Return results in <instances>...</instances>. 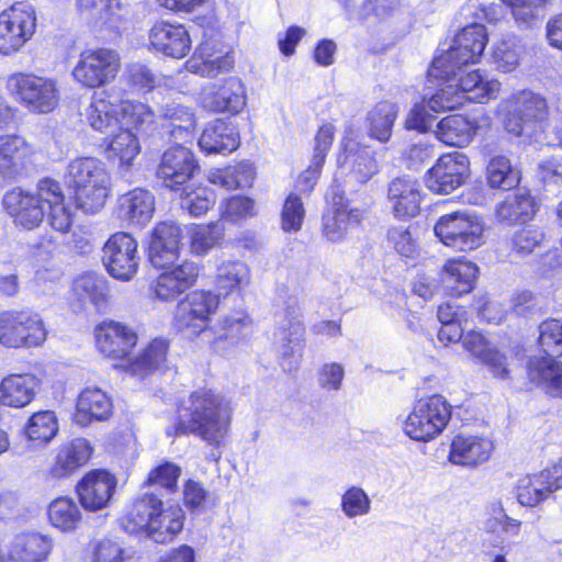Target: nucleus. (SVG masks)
<instances>
[{
  "label": "nucleus",
  "mask_w": 562,
  "mask_h": 562,
  "mask_svg": "<svg viewBox=\"0 0 562 562\" xmlns=\"http://www.w3.org/2000/svg\"><path fill=\"white\" fill-rule=\"evenodd\" d=\"M93 452V447L86 438H74L58 446L49 474L54 479L72 475L86 465Z\"/></svg>",
  "instance_id": "31"
},
{
  "label": "nucleus",
  "mask_w": 562,
  "mask_h": 562,
  "mask_svg": "<svg viewBox=\"0 0 562 562\" xmlns=\"http://www.w3.org/2000/svg\"><path fill=\"white\" fill-rule=\"evenodd\" d=\"M65 180L72 192L77 209L95 214L111 194V175L97 157H77L69 161Z\"/></svg>",
  "instance_id": "6"
},
{
  "label": "nucleus",
  "mask_w": 562,
  "mask_h": 562,
  "mask_svg": "<svg viewBox=\"0 0 562 562\" xmlns=\"http://www.w3.org/2000/svg\"><path fill=\"white\" fill-rule=\"evenodd\" d=\"M2 205L15 226L32 231L47 216L57 232L67 233L72 224V213L58 181L45 178L34 189L12 188L2 198Z\"/></svg>",
  "instance_id": "2"
},
{
  "label": "nucleus",
  "mask_w": 562,
  "mask_h": 562,
  "mask_svg": "<svg viewBox=\"0 0 562 562\" xmlns=\"http://www.w3.org/2000/svg\"><path fill=\"white\" fill-rule=\"evenodd\" d=\"M168 349L169 344L166 339L156 338L137 357L128 360L124 368L133 375L144 376L166 362Z\"/></svg>",
  "instance_id": "44"
},
{
  "label": "nucleus",
  "mask_w": 562,
  "mask_h": 562,
  "mask_svg": "<svg viewBox=\"0 0 562 562\" xmlns=\"http://www.w3.org/2000/svg\"><path fill=\"white\" fill-rule=\"evenodd\" d=\"M239 144L237 127L222 119L210 122L199 138V146L206 154L232 153Z\"/></svg>",
  "instance_id": "37"
},
{
  "label": "nucleus",
  "mask_w": 562,
  "mask_h": 562,
  "mask_svg": "<svg viewBox=\"0 0 562 562\" xmlns=\"http://www.w3.org/2000/svg\"><path fill=\"white\" fill-rule=\"evenodd\" d=\"M229 400L210 387H199L183 398L176 422L166 427L167 436L194 435L211 446L218 447L232 423Z\"/></svg>",
  "instance_id": "4"
},
{
  "label": "nucleus",
  "mask_w": 562,
  "mask_h": 562,
  "mask_svg": "<svg viewBox=\"0 0 562 562\" xmlns=\"http://www.w3.org/2000/svg\"><path fill=\"white\" fill-rule=\"evenodd\" d=\"M86 119L94 131L113 133L117 124L146 130L155 122V114L142 102L124 100L116 104L111 100L110 91L102 90L93 93Z\"/></svg>",
  "instance_id": "7"
},
{
  "label": "nucleus",
  "mask_w": 562,
  "mask_h": 562,
  "mask_svg": "<svg viewBox=\"0 0 562 562\" xmlns=\"http://www.w3.org/2000/svg\"><path fill=\"white\" fill-rule=\"evenodd\" d=\"M342 151L337 157L335 181L346 183H367L379 172V164L374 151L366 145L345 137L341 143Z\"/></svg>",
  "instance_id": "17"
},
{
  "label": "nucleus",
  "mask_w": 562,
  "mask_h": 562,
  "mask_svg": "<svg viewBox=\"0 0 562 562\" xmlns=\"http://www.w3.org/2000/svg\"><path fill=\"white\" fill-rule=\"evenodd\" d=\"M190 250L196 256H204L218 246L224 238V228L217 223L192 225L189 232Z\"/></svg>",
  "instance_id": "50"
},
{
  "label": "nucleus",
  "mask_w": 562,
  "mask_h": 562,
  "mask_svg": "<svg viewBox=\"0 0 562 562\" xmlns=\"http://www.w3.org/2000/svg\"><path fill=\"white\" fill-rule=\"evenodd\" d=\"M49 522L63 532H69L77 529L81 521V510L74 498L60 496L52 501L48 505Z\"/></svg>",
  "instance_id": "49"
},
{
  "label": "nucleus",
  "mask_w": 562,
  "mask_h": 562,
  "mask_svg": "<svg viewBox=\"0 0 562 562\" xmlns=\"http://www.w3.org/2000/svg\"><path fill=\"white\" fill-rule=\"evenodd\" d=\"M123 525L127 532H146L155 542L166 543L183 529L184 513L179 505L164 507L157 496L144 493L125 515Z\"/></svg>",
  "instance_id": "5"
},
{
  "label": "nucleus",
  "mask_w": 562,
  "mask_h": 562,
  "mask_svg": "<svg viewBox=\"0 0 562 562\" xmlns=\"http://www.w3.org/2000/svg\"><path fill=\"white\" fill-rule=\"evenodd\" d=\"M538 211L536 199L528 190L518 189L496 205L495 216L506 225L530 221Z\"/></svg>",
  "instance_id": "39"
},
{
  "label": "nucleus",
  "mask_w": 562,
  "mask_h": 562,
  "mask_svg": "<svg viewBox=\"0 0 562 562\" xmlns=\"http://www.w3.org/2000/svg\"><path fill=\"white\" fill-rule=\"evenodd\" d=\"M199 169L193 153L181 144L166 149L157 169L158 178L171 190H180Z\"/></svg>",
  "instance_id": "25"
},
{
  "label": "nucleus",
  "mask_w": 562,
  "mask_h": 562,
  "mask_svg": "<svg viewBox=\"0 0 562 562\" xmlns=\"http://www.w3.org/2000/svg\"><path fill=\"white\" fill-rule=\"evenodd\" d=\"M47 329L42 317L31 311H3L0 313V344L7 348L42 346Z\"/></svg>",
  "instance_id": "14"
},
{
  "label": "nucleus",
  "mask_w": 562,
  "mask_h": 562,
  "mask_svg": "<svg viewBox=\"0 0 562 562\" xmlns=\"http://www.w3.org/2000/svg\"><path fill=\"white\" fill-rule=\"evenodd\" d=\"M140 262L136 239L123 232L111 235L102 248V263L114 279L127 282L137 274Z\"/></svg>",
  "instance_id": "16"
},
{
  "label": "nucleus",
  "mask_w": 562,
  "mask_h": 562,
  "mask_svg": "<svg viewBox=\"0 0 562 562\" xmlns=\"http://www.w3.org/2000/svg\"><path fill=\"white\" fill-rule=\"evenodd\" d=\"M398 114V108L391 101L378 102L366 117L368 135L381 143L390 140L392 128Z\"/></svg>",
  "instance_id": "43"
},
{
  "label": "nucleus",
  "mask_w": 562,
  "mask_h": 562,
  "mask_svg": "<svg viewBox=\"0 0 562 562\" xmlns=\"http://www.w3.org/2000/svg\"><path fill=\"white\" fill-rule=\"evenodd\" d=\"M477 272V266L471 261L448 260L441 272L443 288L452 296L469 293L473 288Z\"/></svg>",
  "instance_id": "41"
},
{
  "label": "nucleus",
  "mask_w": 562,
  "mask_h": 562,
  "mask_svg": "<svg viewBox=\"0 0 562 562\" xmlns=\"http://www.w3.org/2000/svg\"><path fill=\"white\" fill-rule=\"evenodd\" d=\"M180 475L181 468L172 462L166 461L149 472L145 484L158 485L168 492H175Z\"/></svg>",
  "instance_id": "64"
},
{
  "label": "nucleus",
  "mask_w": 562,
  "mask_h": 562,
  "mask_svg": "<svg viewBox=\"0 0 562 562\" xmlns=\"http://www.w3.org/2000/svg\"><path fill=\"white\" fill-rule=\"evenodd\" d=\"M181 227L172 221L158 223L153 229L148 258L156 269L162 271L150 284L153 296L162 302H171L192 288L199 277V266L183 260L175 266L180 255Z\"/></svg>",
  "instance_id": "3"
},
{
  "label": "nucleus",
  "mask_w": 562,
  "mask_h": 562,
  "mask_svg": "<svg viewBox=\"0 0 562 562\" xmlns=\"http://www.w3.org/2000/svg\"><path fill=\"white\" fill-rule=\"evenodd\" d=\"M222 218L238 223L257 215V205L254 199L236 194L222 201L220 205Z\"/></svg>",
  "instance_id": "55"
},
{
  "label": "nucleus",
  "mask_w": 562,
  "mask_h": 562,
  "mask_svg": "<svg viewBox=\"0 0 562 562\" xmlns=\"http://www.w3.org/2000/svg\"><path fill=\"white\" fill-rule=\"evenodd\" d=\"M304 325L302 321V313L293 311L289 314L281 327L280 340L281 345L279 351L283 358L282 367L286 371H292L297 368L304 349Z\"/></svg>",
  "instance_id": "36"
},
{
  "label": "nucleus",
  "mask_w": 562,
  "mask_h": 562,
  "mask_svg": "<svg viewBox=\"0 0 562 562\" xmlns=\"http://www.w3.org/2000/svg\"><path fill=\"white\" fill-rule=\"evenodd\" d=\"M117 481L105 470H92L78 482L77 493L82 507L90 512L105 508L116 488Z\"/></svg>",
  "instance_id": "28"
},
{
  "label": "nucleus",
  "mask_w": 562,
  "mask_h": 562,
  "mask_svg": "<svg viewBox=\"0 0 562 562\" xmlns=\"http://www.w3.org/2000/svg\"><path fill=\"white\" fill-rule=\"evenodd\" d=\"M127 83L138 91H150L161 86L162 78L148 66L135 63L127 66L125 71Z\"/></svg>",
  "instance_id": "59"
},
{
  "label": "nucleus",
  "mask_w": 562,
  "mask_h": 562,
  "mask_svg": "<svg viewBox=\"0 0 562 562\" xmlns=\"http://www.w3.org/2000/svg\"><path fill=\"white\" fill-rule=\"evenodd\" d=\"M543 240L544 234L539 227L526 226L514 233L512 248L518 255L525 256L540 247Z\"/></svg>",
  "instance_id": "63"
},
{
  "label": "nucleus",
  "mask_w": 562,
  "mask_h": 562,
  "mask_svg": "<svg viewBox=\"0 0 562 562\" xmlns=\"http://www.w3.org/2000/svg\"><path fill=\"white\" fill-rule=\"evenodd\" d=\"M155 212V198L144 189H134L119 199L120 217L130 226L144 227L153 218Z\"/></svg>",
  "instance_id": "38"
},
{
  "label": "nucleus",
  "mask_w": 562,
  "mask_h": 562,
  "mask_svg": "<svg viewBox=\"0 0 562 562\" xmlns=\"http://www.w3.org/2000/svg\"><path fill=\"white\" fill-rule=\"evenodd\" d=\"M486 44L485 26L473 23L458 32L450 47L434 58L428 76L442 80L443 87L430 99L431 109L453 110L465 100L485 103L498 95L501 82L497 79L480 69H464L480 61Z\"/></svg>",
  "instance_id": "1"
},
{
  "label": "nucleus",
  "mask_w": 562,
  "mask_h": 562,
  "mask_svg": "<svg viewBox=\"0 0 562 562\" xmlns=\"http://www.w3.org/2000/svg\"><path fill=\"white\" fill-rule=\"evenodd\" d=\"M74 8L93 32L116 34L127 22L121 0H74Z\"/></svg>",
  "instance_id": "18"
},
{
  "label": "nucleus",
  "mask_w": 562,
  "mask_h": 562,
  "mask_svg": "<svg viewBox=\"0 0 562 562\" xmlns=\"http://www.w3.org/2000/svg\"><path fill=\"white\" fill-rule=\"evenodd\" d=\"M330 194L333 210L323 217V234L327 240L339 243L360 225L364 211L353 206L338 186L331 188Z\"/></svg>",
  "instance_id": "20"
},
{
  "label": "nucleus",
  "mask_w": 562,
  "mask_h": 562,
  "mask_svg": "<svg viewBox=\"0 0 562 562\" xmlns=\"http://www.w3.org/2000/svg\"><path fill=\"white\" fill-rule=\"evenodd\" d=\"M305 216L302 198L296 193H290L284 201L281 212V227L286 233L299 232Z\"/></svg>",
  "instance_id": "60"
},
{
  "label": "nucleus",
  "mask_w": 562,
  "mask_h": 562,
  "mask_svg": "<svg viewBox=\"0 0 562 562\" xmlns=\"http://www.w3.org/2000/svg\"><path fill=\"white\" fill-rule=\"evenodd\" d=\"M207 179L211 183L226 190H235L250 187L255 179L254 166L249 162H240L223 169H213Z\"/></svg>",
  "instance_id": "48"
},
{
  "label": "nucleus",
  "mask_w": 562,
  "mask_h": 562,
  "mask_svg": "<svg viewBox=\"0 0 562 562\" xmlns=\"http://www.w3.org/2000/svg\"><path fill=\"white\" fill-rule=\"evenodd\" d=\"M128 559L127 550L116 539L103 538L91 547L90 562H126Z\"/></svg>",
  "instance_id": "57"
},
{
  "label": "nucleus",
  "mask_w": 562,
  "mask_h": 562,
  "mask_svg": "<svg viewBox=\"0 0 562 562\" xmlns=\"http://www.w3.org/2000/svg\"><path fill=\"white\" fill-rule=\"evenodd\" d=\"M121 68L116 50L105 47L83 49L71 70L72 79L82 88L95 89L112 82Z\"/></svg>",
  "instance_id": "13"
},
{
  "label": "nucleus",
  "mask_w": 562,
  "mask_h": 562,
  "mask_svg": "<svg viewBox=\"0 0 562 562\" xmlns=\"http://www.w3.org/2000/svg\"><path fill=\"white\" fill-rule=\"evenodd\" d=\"M435 235L447 247L459 251H471L485 243V225L482 217L454 212L442 215L434 227Z\"/></svg>",
  "instance_id": "11"
},
{
  "label": "nucleus",
  "mask_w": 562,
  "mask_h": 562,
  "mask_svg": "<svg viewBox=\"0 0 562 562\" xmlns=\"http://www.w3.org/2000/svg\"><path fill=\"white\" fill-rule=\"evenodd\" d=\"M41 385V378L34 373L9 374L0 382V404L24 408L34 401Z\"/></svg>",
  "instance_id": "32"
},
{
  "label": "nucleus",
  "mask_w": 562,
  "mask_h": 562,
  "mask_svg": "<svg viewBox=\"0 0 562 562\" xmlns=\"http://www.w3.org/2000/svg\"><path fill=\"white\" fill-rule=\"evenodd\" d=\"M72 290L79 301L90 302L97 307L108 302L110 292L108 280L102 274L93 272L78 277Z\"/></svg>",
  "instance_id": "47"
},
{
  "label": "nucleus",
  "mask_w": 562,
  "mask_h": 562,
  "mask_svg": "<svg viewBox=\"0 0 562 562\" xmlns=\"http://www.w3.org/2000/svg\"><path fill=\"white\" fill-rule=\"evenodd\" d=\"M111 397L100 387L90 386L82 390L77 398L74 420L81 427L94 422H104L112 415Z\"/></svg>",
  "instance_id": "34"
},
{
  "label": "nucleus",
  "mask_w": 562,
  "mask_h": 562,
  "mask_svg": "<svg viewBox=\"0 0 562 562\" xmlns=\"http://www.w3.org/2000/svg\"><path fill=\"white\" fill-rule=\"evenodd\" d=\"M371 499L359 486L348 487L341 495L340 509L348 519L367 516L371 512Z\"/></svg>",
  "instance_id": "56"
},
{
  "label": "nucleus",
  "mask_w": 562,
  "mask_h": 562,
  "mask_svg": "<svg viewBox=\"0 0 562 562\" xmlns=\"http://www.w3.org/2000/svg\"><path fill=\"white\" fill-rule=\"evenodd\" d=\"M493 450L494 443L488 437L461 432L450 443L448 460L454 465L473 469L485 463Z\"/></svg>",
  "instance_id": "27"
},
{
  "label": "nucleus",
  "mask_w": 562,
  "mask_h": 562,
  "mask_svg": "<svg viewBox=\"0 0 562 562\" xmlns=\"http://www.w3.org/2000/svg\"><path fill=\"white\" fill-rule=\"evenodd\" d=\"M529 379L552 396H562V362L552 356L532 357L528 362Z\"/></svg>",
  "instance_id": "40"
},
{
  "label": "nucleus",
  "mask_w": 562,
  "mask_h": 562,
  "mask_svg": "<svg viewBox=\"0 0 562 562\" xmlns=\"http://www.w3.org/2000/svg\"><path fill=\"white\" fill-rule=\"evenodd\" d=\"M149 48L167 57L181 59L191 49L192 41L184 25L155 23L148 34Z\"/></svg>",
  "instance_id": "29"
},
{
  "label": "nucleus",
  "mask_w": 562,
  "mask_h": 562,
  "mask_svg": "<svg viewBox=\"0 0 562 562\" xmlns=\"http://www.w3.org/2000/svg\"><path fill=\"white\" fill-rule=\"evenodd\" d=\"M199 102L210 112L238 114L247 102L246 89L239 78L229 77L221 85L205 87L200 93Z\"/></svg>",
  "instance_id": "24"
},
{
  "label": "nucleus",
  "mask_w": 562,
  "mask_h": 562,
  "mask_svg": "<svg viewBox=\"0 0 562 562\" xmlns=\"http://www.w3.org/2000/svg\"><path fill=\"white\" fill-rule=\"evenodd\" d=\"M95 346L100 353L111 360L128 361L137 345L136 331L126 324L104 321L94 329Z\"/></svg>",
  "instance_id": "22"
},
{
  "label": "nucleus",
  "mask_w": 562,
  "mask_h": 562,
  "mask_svg": "<svg viewBox=\"0 0 562 562\" xmlns=\"http://www.w3.org/2000/svg\"><path fill=\"white\" fill-rule=\"evenodd\" d=\"M505 104L512 109H519L521 113L530 123L533 120H541L547 113V101L540 94L532 91L522 90L514 93L505 99Z\"/></svg>",
  "instance_id": "53"
},
{
  "label": "nucleus",
  "mask_w": 562,
  "mask_h": 562,
  "mask_svg": "<svg viewBox=\"0 0 562 562\" xmlns=\"http://www.w3.org/2000/svg\"><path fill=\"white\" fill-rule=\"evenodd\" d=\"M220 304V294L211 290L189 292L177 305V326L189 336L203 338L211 330V321Z\"/></svg>",
  "instance_id": "12"
},
{
  "label": "nucleus",
  "mask_w": 562,
  "mask_h": 562,
  "mask_svg": "<svg viewBox=\"0 0 562 562\" xmlns=\"http://www.w3.org/2000/svg\"><path fill=\"white\" fill-rule=\"evenodd\" d=\"M521 46L515 36H508L495 43L492 50L496 69L507 74L514 71L520 61Z\"/></svg>",
  "instance_id": "54"
},
{
  "label": "nucleus",
  "mask_w": 562,
  "mask_h": 562,
  "mask_svg": "<svg viewBox=\"0 0 562 562\" xmlns=\"http://www.w3.org/2000/svg\"><path fill=\"white\" fill-rule=\"evenodd\" d=\"M470 175V160L460 151H452L440 156L437 162L428 170L426 177L427 188L439 194H449L460 188Z\"/></svg>",
  "instance_id": "21"
},
{
  "label": "nucleus",
  "mask_w": 562,
  "mask_h": 562,
  "mask_svg": "<svg viewBox=\"0 0 562 562\" xmlns=\"http://www.w3.org/2000/svg\"><path fill=\"white\" fill-rule=\"evenodd\" d=\"M251 330L252 318L246 310L239 308L222 314L202 340L214 353L231 357L247 340Z\"/></svg>",
  "instance_id": "15"
},
{
  "label": "nucleus",
  "mask_w": 562,
  "mask_h": 562,
  "mask_svg": "<svg viewBox=\"0 0 562 562\" xmlns=\"http://www.w3.org/2000/svg\"><path fill=\"white\" fill-rule=\"evenodd\" d=\"M34 156L33 146L20 135L0 136V183L15 179Z\"/></svg>",
  "instance_id": "30"
},
{
  "label": "nucleus",
  "mask_w": 562,
  "mask_h": 562,
  "mask_svg": "<svg viewBox=\"0 0 562 562\" xmlns=\"http://www.w3.org/2000/svg\"><path fill=\"white\" fill-rule=\"evenodd\" d=\"M514 351L510 348H499L492 345L480 363L485 364L495 378L507 379Z\"/></svg>",
  "instance_id": "61"
},
{
  "label": "nucleus",
  "mask_w": 562,
  "mask_h": 562,
  "mask_svg": "<svg viewBox=\"0 0 562 562\" xmlns=\"http://www.w3.org/2000/svg\"><path fill=\"white\" fill-rule=\"evenodd\" d=\"M422 201L419 183L409 177L392 180L387 190V202L396 218L405 220L419 213Z\"/></svg>",
  "instance_id": "33"
},
{
  "label": "nucleus",
  "mask_w": 562,
  "mask_h": 562,
  "mask_svg": "<svg viewBox=\"0 0 562 562\" xmlns=\"http://www.w3.org/2000/svg\"><path fill=\"white\" fill-rule=\"evenodd\" d=\"M184 67L191 74L215 78L233 69L234 57L220 38L204 35Z\"/></svg>",
  "instance_id": "19"
},
{
  "label": "nucleus",
  "mask_w": 562,
  "mask_h": 562,
  "mask_svg": "<svg viewBox=\"0 0 562 562\" xmlns=\"http://www.w3.org/2000/svg\"><path fill=\"white\" fill-rule=\"evenodd\" d=\"M451 405L443 396L422 397L400 418L401 429L411 440L427 443L443 432L451 419Z\"/></svg>",
  "instance_id": "8"
},
{
  "label": "nucleus",
  "mask_w": 562,
  "mask_h": 562,
  "mask_svg": "<svg viewBox=\"0 0 562 562\" xmlns=\"http://www.w3.org/2000/svg\"><path fill=\"white\" fill-rule=\"evenodd\" d=\"M491 117L486 113L467 117L452 114L443 117L436 128V137L443 144L454 147L468 146L476 133L490 126Z\"/></svg>",
  "instance_id": "26"
},
{
  "label": "nucleus",
  "mask_w": 562,
  "mask_h": 562,
  "mask_svg": "<svg viewBox=\"0 0 562 562\" xmlns=\"http://www.w3.org/2000/svg\"><path fill=\"white\" fill-rule=\"evenodd\" d=\"M562 488V460L539 473L521 476L515 487L521 506L533 507Z\"/></svg>",
  "instance_id": "23"
},
{
  "label": "nucleus",
  "mask_w": 562,
  "mask_h": 562,
  "mask_svg": "<svg viewBox=\"0 0 562 562\" xmlns=\"http://www.w3.org/2000/svg\"><path fill=\"white\" fill-rule=\"evenodd\" d=\"M250 281V269L241 260H224L217 266L215 288L220 296H227L231 293L239 292L247 288Z\"/></svg>",
  "instance_id": "42"
},
{
  "label": "nucleus",
  "mask_w": 562,
  "mask_h": 562,
  "mask_svg": "<svg viewBox=\"0 0 562 562\" xmlns=\"http://www.w3.org/2000/svg\"><path fill=\"white\" fill-rule=\"evenodd\" d=\"M8 94L33 114H49L60 102V87L53 77L14 72L7 78Z\"/></svg>",
  "instance_id": "9"
},
{
  "label": "nucleus",
  "mask_w": 562,
  "mask_h": 562,
  "mask_svg": "<svg viewBox=\"0 0 562 562\" xmlns=\"http://www.w3.org/2000/svg\"><path fill=\"white\" fill-rule=\"evenodd\" d=\"M538 341L547 356H562V321L549 318L542 322Z\"/></svg>",
  "instance_id": "58"
},
{
  "label": "nucleus",
  "mask_w": 562,
  "mask_h": 562,
  "mask_svg": "<svg viewBox=\"0 0 562 562\" xmlns=\"http://www.w3.org/2000/svg\"><path fill=\"white\" fill-rule=\"evenodd\" d=\"M216 201L215 193L207 187L186 186L180 194V206L191 216L198 217L204 215Z\"/></svg>",
  "instance_id": "51"
},
{
  "label": "nucleus",
  "mask_w": 562,
  "mask_h": 562,
  "mask_svg": "<svg viewBox=\"0 0 562 562\" xmlns=\"http://www.w3.org/2000/svg\"><path fill=\"white\" fill-rule=\"evenodd\" d=\"M166 115L170 120V136L175 142L182 144L191 143L194 136L196 121L191 109L187 106H175L168 109Z\"/></svg>",
  "instance_id": "52"
},
{
  "label": "nucleus",
  "mask_w": 562,
  "mask_h": 562,
  "mask_svg": "<svg viewBox=\"0 0 562 562\" xmlns=\"http://www.w3.org/2000/svg\"><path fill=\"white\" fill-rule=\"evenodd\" d=\"M58 419L53 411L34 413L24 426V436L33 447L46 446L57 435Z\"/></svg>",
  "instance_id": "45"
},
{
  "label": "nucleus",
  "mask_w": 562,
  "mask_h": 562,
  "mask_svg": "<svg viewBox=\"0 0 562 562\" xmlns=\"http://www.w3.org/2000/svg\"><path fill=\"white\" fill-rule=\"evenodd\" d=\"M387 241L402 257L414 259L418 252V244L408 227L395 226L387 232Z\"/></svg>",
  "instance_id": "62"
},
{
  "label": "nucleus",
  "mask_w": 562,
  "mask_h": 562,
  "mask_svg": "<svg viewBox=\"0 0 562 562\" xmlns=\"http://www.w3.org/2000/svg\"><path fill=\"white\" fill-rule=\"evenodd\" d=\"M485 178L491 189L510 190L519 183L520 172L507 156L497 154L488 159Z\"/></svg>",
  "instance_id": "46"
},
{
  "label": "nucleus",
  "mask_w": 562,
  "mask_h": 562,
  "mask_svg": "<svg viewBox=\"0 0 562 562\" xmlns=\"http://www.w3.org/2000/svg\"><path fill=\"white\" fill-rule=\"evenodd\" d=\"M35 7L27 1H16L0 11V54L14 55L32 41L37 31Z\"/></svg>",
  "instance_id": "10"
},
{
  "label": "nucleus",
  "mask_w": 562,
  "mask_h": 562,
  "mask_svg": "<svg viewBox=\"0 0 562 562\" xmlns=\"http://www.w3.org/2000/svg\"><path fill=\"white\" fill-rule=\"evenodd\" d=\"M132 126L121 127L105 142L104 156L117 167L120 173H127L140 154L138 137L131 131Z\"/></svg>",
  "instance_id": "35"
}]
</instances>
